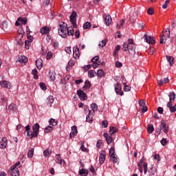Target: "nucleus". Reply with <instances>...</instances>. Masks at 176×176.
<instances>
[{"instance_id":"38","label":"nucleus","mask_w":176,"mask_h":176,"mask_svg":"<svg viewBox=\"0 0 176 176\" xmlns=\"http://www.w3.org/2000/svg\"><path fill=\"white\" fill-rule=\"evenodd\" d=\"M32 73L34 75V79H38V71L36 68H34V69H32Z\"/></svg>"},{"instance_id":"11","label":"nucleus","mask_w":176,"mask_h":176,"mask_svg":"<svg viewBox=\"0 0 176 176\" xmlns=\"http://www.w3.org/2000/svg\"><path fill=\"white\" fill-rule=\"evenodd\" d=\"M162 129H164V133L168 132V126L165 120H161L160 131H162Z\"/></svg>"},{"instance_id":"15","label":"nucleus","mask_w":176,"mask_h":176,"mask_svg":"<svg viewBox=\"0 0 176 176\" xmlns=\"http://www.w3.org/2000/svg\"><path fill=\"white\" fill-rule=\"evenodd\" d=\"M104 23L106 25H110L112 23V18L110 14L104 16Z\"/></svg>"},{"instance_id":"43","label":"nucleus","mask_w":176,"mask_h":176,"mask_svg":"<svg viewBox=\"0 0 176 176\" xmlns=\"http://www.w3.org/2000/svg\"><path fill=\"white\" fill-rule=\"evenodd\" d=\"M39 85H40V87L43 90H46L47 89V86H46L45 83H44V82H40Z\"/></svg>"},{"instance_id":"31","label":"nucleus","mask_w":176,"mask_h":176,"mask_svg":"<svg viewBox=\"0 0 176 176\" xmlns=\"http://www.w3.org/2000/svg\"><path fill=\"white\" fill-rule=\"evenodd\" d=\"M8 109H10V111H17V105H16V104L12 103L9 105Z\"/></svg>"},{"instance_id":"45","label":"nucleus","mask_w":176,"mask_h":176,"mask_svg":"<svg viewBox=\"0 0 176 176\" xmlns=\"http://www.w3.org/2000/svg\"><path fill=\"white\" fill-rule=\"evenodd\" d=\"M52 126H47V127L45 128V133H50V131H52L53 130Z\"/></svg>"},{"instance_id":"40","label":"nucleus","mask_w":176,"mask_h":176,"mask_svg":"<svg viewBox=\"0 0 176 176\" xmlns=\"http://www.w3.org/2000/svg\"><path fill=\"white\" fill-rule=\"evenodd\" d=\"M111 162H113V163H118V155H116V153L113 155Z\"/></svg>"},{"instance_id":"49","label":"nucleus","mask_w":176,"mask_h":176,"mask_svg":"<svg viewBox=\"0 0 176 176\" xmlns=\"http://www.w3.org/2000/svg\"><path fill=\"white\" fill-rule=\"evenodd\" d=\"M109 124L108 120H102V127H107Z\"/></svg>"},{"instance_id":"25","label":"nucleus","mask_w":176,"mask_h":176,"mask_svg":"<svg viewBox=\"0 0 176 176\" xmlns=\"http://www.w3.org/2000/svg\"><path fill=\"white\" fill-rule=\"evenodd\" d=\"M18 34H19V36L20 39L23 38V35H25V31H24L23 28H22V27H20V28H19Z\"/></svg>"},{"instance_id":"48","label":"nucleus","mask_w":176,"mask_h":176,"mask_svg":"<svg viewBox=\"0 0 176 176\" xmlns=\"http://www.w3.org/2000/svg\"><path fill=\"white\" fill-rule=\"evenodd\" d=\"M147 13L148 14H153V13H155V10H154L153 8H149L147 10Z\"/></svg>"},{"instance_id":"46","label":"nucleus","mask_w":176,"mask_h":176,"mask_svg":"<svg viewBox=\"0 0 176 176\" xmlns=\"http://www.w3.org/2000/svg\"><path fill=\"white\" fill-rule=\"evenodd\" d=\"M97 75H98V76L102 77V75H104V71H103V69H98V70L97 71Z\"/></svg>"},{"instance_id":"12","label":"nucleus","mask_w":176,"mask_h":176,"mask_svg":"<svg viewBox=\"0 0 176 176\" xmlns=\"http://www.w3.org/2000/svg\"><path fill=\"white\" fill-rule=\"evenodd\" d=\"M73 56L74 58H79L80 57V49L78 45H76V46H74V47H73Z\"/></svg>"},{"instance_id":"6","label":"nucleus","mask_w":176,"mask_h":176,"mask_svg":"<svg viewBox=\"0 0 176 176\" xmlns=\"http://www.w3.org/2000/svg\"><path fill=\"white\" fill-rule=\"evenodd\" d=\"M169 96V102L167 103V107H168L169 109L171 108V106L173 105V102H174L175 100V93L174 91H170L168 94Z\"/></svg>"},{"instance_id":"32","label":"nucleus","mask_w":176,"mask_h":176,"mask_svg":"<svg viewBox=\"0 0 176 176\" xmlns=\"http://www.w3.org/2000/svg\"><path fill=\"white\" fill-rule=\"evenodd\" d=\"M116 152V150L114 148V147H111L109 150V156H110V159L112 162L113 160V154L115 153Z\"/></svg>"},{"instance_id":"35","label":"nucleus","mask_w":176,"mask_h":176,"mask_svg":"<svg viewBox=\"0 0 176 176\" xmlns=\"http://www.w3.org/2000/svg\"><path fill=\"white\" fill-rule=\"evenodd\" d=\"M50 124H52V126H56L58 124V122L56 119L51 118L50 120Z\"/></svg>"},{"instance_id":"14","label":"nucleus","mask_w":176,"mask_h":176,"mask_svg":"<svg viewBox=\"0 0 176 176\" xmlns=\"http://www.w3.org/2000/svg\"><path fill=\"white\" fill-rule=\"evenodd\" d=\"M76 134H78L77 126H72V131L70 132L69 138H74Z\"/></svg>"},{"instance_id":"36","label":"nucleus","mask_w":176,"mask_h":176,"mask_svg":"<svg viewBox=\"0 0 176 176\" xmlns=\"http://www.w3.org/2000/svg\"><path fill=\"white\" fill-rule=\"evenodd\" d=\"M147 130L148 131V133H153V130H155L153 124L152 123H151L150 124H148V127H147Z\"/></svg>"},{"instance_id":"42","label":"nucleus","mask_w":176,"mask_h":176,"mask_svg":"<svg viewBox=\"0 0 176 176\" xmlns=\"http://www.w3.org/2000/svg\"><path fill=\"white\" fill-rule=\"evenodd\" d=\"M107 41H108V39H103L102 41H101V42H100L99 46H101V47H103L104 46H105Z\"/></svg>"},{"instance_id":"20","label":"nucleus","mask_w":176,"mask_h":176,"mask_svg":"<svg viewBox=\"0 0 176 176\" xmlns=\"http://www.w3.org/2000/svg\"><path fill=\"white\" fill-rule=\"evenodd\" d=\"M7 145H8V140L6 138H3V139L0 142V147L6 148Z\"/></svg>"},{"instance_id":"57","label":"nucleus","mask_w":176,"mask_h":176,"mask_svg":"<svg viewBox=\"0 0 176 176\" xmlns=\"http://www.w3.org/2000/svg\"><path fill=\"white\" fill-rule=\"evenodd\" d=\"M139 104L140 105V107H142V108H144V106L145 105V100H140L139 101Z\"/></svg>"},{"instance_id":"30","label":"nucleus","mask_w":176,"mask_h":176,"mask_svg":"<svg viewBox=\"0 0 176 176\" xmlns=\"http://www.w3.org/2000/svg\"><path fill=\"white\" fill-rule=\"evenodd\" d=\"M67 35H72V36H74V30L73 27L67 28Z\"/></svg>"},{"instance_id":"1","label":"nucleus","mask_w":176,"mask_h":176,"mask_svg":"<svg viewBox=\"0 0 176 176\" xmlns=\"http://www.w3.org/2000/svg\"><path fill=\"white\" fill-rule=\"evenodd\" d=\"M39 129H40L39 123H35V124H33V126H32L33 131L30 130V124H27V126H25V130L28 132L27 135L30 138H33V137H37V135L39 133Z\"/></svg>"},{"instance_id":"51","label":"nucleus","mask_w":176,"mask_h":176,"mask_svg":"<svg viewBox=\"0 0 176 176\" xmlns=\"http://www.w3.org/2000/svg\"><path fill=\"white\" fill-rule=\"evenodd\" d=\"M170 112H175L176 111V103L175 104V105H171L170 108Z\"/></svg>"},{"instance_id":"7","label":"nucleus","mask_w":176,"mask_h":176,"mask_svg":"<svg viewBox=\"0 0 176 176\" xmlns=\"http://www.w3.org/2000/svg\"><path fill=\"white\" fill-rule=\"evenodd\" d=\"M115 91L117 94H120V96L124 95V91H122V87L120 85V83H115L114 84Z\"/></svg>"},{"instance_id":"24","label":"nucleus","mask_w":176,"mask_h":176,"mask_svg":"<svg viewBox=\"0 0 176 176\" xmlns=\"http://www.w3.org/2000/svg\"><path fill=\"white\" fill-rule=\"evenodd\" d=\"M91 83L90 80H89V79H87V80H85V84L82 87V89L84 90H86L87 89H89L91 87Z\"/></svg>"},{"instance_id":"62","label":"nucleus","mask_w":176,"mask_h":176,"mask_svg":"<svg viewBox=\"0 0 176 176\" xmlns=\"http://www.w3.org/2000/svg\"><path fill=\"white\" fill-rule=\"evenodd\" d=\"M163 111H164V108H162V107H157V112H159V113H163Z\"/></svg>"},{"instance_id":"2","label":"nucleus","mask_w":176,"mask_h":176,"mask_svg":"<svg viewBox=\"0 0 176 176\" xmlns=\"http://www.w3.org/2000/svg\"><path fill=\"white\" fill-rule=\"evenodd\" d=\"M122 50H124V52H127V50H129V55L131 56V57H135L136 52L135 44L134 43V41L133 44L131 45H129L128 42H124L123 43Z\"/></svg>"},{"instance_id":"29","label":"nucleus","mask_w":176,"mask_h":176,"mask_svg":"<svg viewBox=\"0 0 176 176\" xmlns=\"http://www.w3.org/2000/svg\"><path fill=\"white\" fill-rule=\"evenodd\" d=\"M166 58L170 65H173L174 64L175 58L173 56H166Z\"/></svg>"},{"instance_id":"22","label":"nucleus","mask_w":176,"mask_h":176,"mask_svg":"<svg viewBox=\"0 0 176 176\" xmlns=\"http://www.w3.org/2000/svg\"><path fill=\"white\" fill-rule=\"evenodd\" d=\"M117 131H118V127H115L114 126H110L109 132L111 135H113V134L117 133Z\"/></svg>"},{"instance_id":"33","label":"nucleus","mask_w":176,"mask_h":176,"mask_svg":"<svg viewBox=\"0 0 176 176\" xmlns=\"http://www.w3.org/2000/svg\"><path fill=\"white\" fill-rule=\"evenodd\" d=\"M19 61L20 63H28V58L25 56H21L19 57Z\"/></svg>"},{"instance_id":"60","label":"nucleus","mask_w":176,"mask_h":176,"mask_svg":"<svg viewBox=\"0 0 176 176\" xmlns=\"http://www.w3.org/2000/svg\"><path fill=\"white\" fill-rule=\"evenodd\" d=\"M167 142H168L167 139H162L161 140L162 145H166Z\"/></svg>"},{"instance_id":"13","label":"nucleus","mask_w":176,"mask_h":176,"mask_svg":"<svg viewBox=\"0 0 176 176\" xmlns=\"http://www.w3.org/2000/svg\"><path fill=\"white\" fill-rule=\"evenodd\" d=\"M105 159H106V153L102 150V151H100V157H99L100 164H103V163H104Z\"/></svg>"},{"instance_id":"55","label":"nucleus","mask_w":176,"mask_h":176,"mask_svg":"<svg viewBox=\"0 0 176 176\" xmlns=\"http://www.w3.org/2000/svg\"><path fill=\"white\" fill-rule=\"evenodd\" d=\"M123 64L120 61H116V67L118 68H120V67H122Z\"/></svg>"},{"instance_id":"8","label":"nucleus","mask_w":176,"mask_h":176,"mask_svg":"<svg viewBox=\"0 0 176 176\" xmlns=\"http://www.w3.org/2000/svg\"><path fill=\"white\" fill-rule=\"evenodd\" d=\"M9 173L10 174V176H19V170L18 168H16V166H15V165H13V166L11 167Z\"/></svg>"},{"instance_id":"9","label":"nucleus","mask_w":176,"mask_h":176,"mask_svg":"<svg viewBox=\"0 0 176 176\" xmlns=\"http://www.w3.org/2000/svg\"><path fill=\"white\" fill-rule=\"evenodd\" d=\"M77 95L78 96V97H80V100H82V101L84 100H87V96L85 91H84V90H82L80 89L77 90Z\"/></svg>"},{"instance_id":"50","label":"nucleus","mask_w":176,"mask_h":176,"mask_svg":"<svg viewBox=\"0 0 176 176\" xmlns=\"http://www.w3.org/2000/svg\"><path fill=\"white\" fill-rule=\"evenodd\" d=\"M65 50L67 53H69V54H70L72 53L71 46H67L65 47Z\"/></svg>"},{"instance_id":"64","label":"nucleus","mask_w":176,"mask_h":176,"mask_svg":"<svg viewBox=\"0 0 176 176\" xmlns=\"http://www.w3.org/2000/svg\"><path fill=\"white\" fill-rule=\"evenodd\" d=\"M92 63H93V67L94 68H97L98 67V65H99L98 63H97V62H96L94 60L92 61Z\"/></svg>"},{"instance_id":"41","label":"nucleus","mask_w":176,"mask_h":176,"mask_svg":"<svg viewBox=\"0 0 176 176\" xmlns=\"http://www.w3.org/2000/svg\"><path fill=\"white\" fill-rule=\"evenodd\" d=\"M54 98L53 96H49V97L47 98V103L52 104V102H54Z\"/></svg>"},{"instance_id":"5","label":"nucleus","mask_w":176,"mask_h":176,"mask_svg":"<svg viewBox=\"0 0 176 176\" xmlns=\"http://www.w3.org/2000/svg\"><path fill=\"white\" fill-rule=\"evenodd\" d=\"M77 17V13L76 12H75V10H73V12H72V14H70V21L72 23V24H73V27H74V28H77L78 25H77V23H76V19Z\"/></svg>"},{"instance_id":"23","label":"nucleus","mask_w":176,"mask_h":176,"mask_svg":"<svg viewBox=\"0 0 176 176\" xmlns=\"http://www.w3.org/2000/svg\"><path fill=\"white\" fill-rule=\"evenodd\" d=\"M49 76L52 80H55L56 79V72L54 69H50L49 71Z\"/></svg>"},{"instance_id":"52","label":"nucleus","mask_w":176,"mask_h":176,"mask_svg":"<svg viewBox=\"0 0 176 176\" xmlns=\"http://www.w3.org/2000/svg\"><path fill=\"white\" fill-rule=\"evenodd\" d=\"M138 169H139V171L140 172V173H143V168H142V165L141 162H140L138 164Z\"/></svg>"},{"instance_id":"21","label":"nucleus","mask_w":176,"mask_h":176,"mask_svg":"<svg viewBox=\"0 0 176 176\" xmlns=\"http://www.w3.org/2000/svg\"><path fill=\"white\" fill-rule=\"evenodd\" d=\"M56 163H60V164H65V161H64V160H62L60 154H56Z\"/></svg>"},{"instance_id":"47","label":"nucleus","mask_w":176,"mask_h":176,"mask_svg":"<svg viewBox=\"0 0 176 176\" xmlns=\"http://www.w3.org/2000/svg\"><path fill=\"white\" fill-rule=\"evenodd\" d=\"M25 49H29L30 46V42L28 38V40L25 41Z\"/></svg>"},{"instance_id":"17","label":"nucleus","mask_w":176,"mask_h":176,"mask_svg":"<svg viewBox=\"0 0 176 176\" xmlns=\"http://www.w3.org/2000/svg\"><path fill=\"white\" fill-rule=\"evenodd\" d=\"M103 135H104L107 144H111V142L113 141L111 135V136H109V133H104Z\"/></svg>"},{"instance_id":"54","label":"nucleus","mask_w":176,"mask_h":176,"mask_svg":"<svg viewBox=\"0 0 176 176\" xmlns=\"http://www.w3.org/2000/svg\"><path fill=\"white\" fill-rule=\"evenodd\" d=\"M124 91H129L131 90V87L130 86H129L128 85H126V83L125 84V86H124Z\"/></svg>"},{"instance_id":"53","label":"nucleus","mask_w":176,"mask_h":176,"mask_svg":"<svg viewBox=\"0 0 176 176\" xmlns=\"http://www.w3.org/2000/svg\"><path fill=\"white\" fill-rule=\"evenodd\" d=\"M124 23H125V20H124V19H122L121 20V21H120V25H119V24H117L116 28H120V27H122Z\"/></svg>"},{"instance_id":"63","label":"nucleus","mask_w":176,"mask_h":176,"mask_svg":"<svg viewBox=\"0 0 176 176\" xmlns=\"http://www.w3.org/2000/svg\"><path fill=\"white\" fill-rule=\"evenodd\" d=\"M74 65V63L73 60H69V61L67 63V65L69 67H73Z\"/></svg>"},{"instance_id":"19","label":"nucleus","mask_w":176,"mask_h":176,"mask_svg":"<svg viewBox=\"0 0 176 176\" xmlns=\"http://www.w3.org/2000/svg\"><path fill=\"white\" fill-rule=\"evenodd\" d=\"M40 32L41 34H50V28L49 27H47V25H45V27H43L41 30H40Z\"/></svg>"},{"instance_id":"61","label":"nucleus","mask_w":176,"mask_h":176,"mask_svg":"<svg viewBox=\"0 0 176 176\" xmlns=\"http://www.w3.org/2000/svg\"><path fill=\"white\" fill-rule=\"evenodd\" d=\"M52 57V52H48L47 54V59L50 60Z\"/></svg>"},{"instance_id":"27","label":"nucleus","mask_w":176,"mask_h":176,"mask_svg":"<svg viewBox=\"0 0 176 176\" xmlns=\"http://www.w3.org/2000/svg\"><path fill=\"white\" fill-rule=\"evenodd\" d=\"M91 109L94 116L95 111L98 109V104L96 102H93L92 104H91Z\"/></svg>"},{"instance_id":"59","label":"nucleus","mask_w":176,"mask_h":176,"mask_svg":"<svg viewBox=\"0 0 176 176\" xmlns=\"http://www.w3.org/2000/svg\"><path fill=\"white\" fill-rule=\"evenodd\" d=\"M102 140H98L96 144L97 148H100V146H102Z\"/></svg>"},{"instance_id":"26","label":"nucleus","mask_w":176,"mask_h":176,"mask_svg":"<svg viewBox=\"0 0 176 176\" xmlns=\"http://www.w3.org/2000/svg\"><path fill=\"white\" fill-rule=\"evenodd\" d=\"M0 85L1 86L3 87H7L8 89L10 87V83H8V80H1Z\"/></svg>"},{"instance_id":"3","label":"nucleus","mask_w":176,"mask_h":176,"mask_svg":"<svg viewBox=\"0 0 176 176\" xmlns=\"http://www.w3.org/2000/svg\"><path fill=\"white\" fill-rule=\"evenodd\" d=\"M58 34L62 38H67L68 35L67 24L64 21L59 23Z\"/></svg>"},{"instance_id":"16","label":"nucleus","mask_w":176,"mask_h":176,"mask_svg":"<svg viewBox=\"0 0 176 176\" xmlns=\"http://www.w3.org/2000/svg\"><path fill=\"white\" fill-rule=\"evenodd\" d=\"M36 65L38 69H41V68L43 67V61L42 58H38L36 60Z\"/></svg>"},{"instance_id":"10","label":"nucleus","mask_w":176,"mask_h":176,"mask_svg":"<svg viewBox=\"0 0 176 176\" xmlns=\"http://www.w3.org/2000/svg\"><path fill=\"white\" fill-rule=\"evenodd\" d=\"M144 38L146 42H147L149 44L153 45L154 43H155L154 36H151L147 35V34H144Z\"/></svg>"},{"instance_id":"39","label":"nucleus","mask_w":176,"mask_h":176,"mask_svg":"<svg viewBox=\"0 0 176 176\" xmlns=\"http://www.w3.org/2000/svg\"><path fill=\"white\" fill-rule=\"evenodd\" d=\"M91 27V23H89V21H87L86 23H84L83 28L85 30H87L88 28H90Z\"/></svg>"},{"instance_id":"58","label":"nucleus","mask_w":176,"mask_h":176,"mask_svg":"<svg viewBox=\"0 0 176 176\" xmlns=\"http://www.w3.org/2000/svg\"><path fill=\"white\" fill-rule=\"evenodd\" d=\"M80 30H76L75 32L76 38H80Z\"/></svg>"},{"instance_id":"44","label":"nucleus","mask_w":176,"mask_h":176,"mask_svg":"<svg viewBox=\"0 0 176 176\" xmlns=\"http://www.w3.org/2000/svg\"><path fill=\"white\" fill-rule=\"evenodd\" d=\"M34 148H31V150H30V151H28V156L29 157H33V156H34Z\"/></svg>"},{"instance_id":"28","label":"nucleus","mask_w":176,"mask_h":176,"mask_svg":"<svg viewBox=\"0 0 176 176\" xmlns=\"http://www.w3.org/2000/svg\"><path fill=\"white\" fill-rule=\"evenodd\" d=\"M79 173L81 176H88L89 170L87 169H81L79 170Z\"/></svg>"},{"instance_id":"4","label":"nucleus","mask_w":176,"mask_h":176,"mask_svg":"<svg viewBox=\"0 0 176 176\" xmlns=\"http://www.w3.org/2000/svg\"><path fill=\"white\" fill-rule=\"evenodd\" d=\"M170 32L169 28H167L164 32V34L160 35V43H166V41H167V38H170Z\"/></svg>"},{"instance_id":"34","label":"nucleus","mask_w":176,"mask_h":176,"mask_svg":"<svg viewBox=\"0 0 176 176\" xmlns=\"http://www.w3.org/2000/svg\"><path fill=\"white\" fill-rule=\"evenodd\" d=\"M19 21H21L23 24H27L28 19L27 17H18Z\"/></svg>"},{"instance_id":"56","label":"nucleus","mask_w":176,"mask_h":176,"mask_svg":"<svg viewBox=\"0 0 176 176\" xmlns=\"http://www.w3.org/2000/svg\"><path fill=\"white\" fill-rule=\"evenodd\" d=\"M52 151H49V150H45L43 155L47 157V156H49L50 153H52Z\"/></svg>"},{"instance_id":"37","label":"nucleus","mask_w":176,"mask_h":176,"mask_svg":"<svg viewBox=\"0 0 176 176\" xmlns=\"http://www.w3.org/2000/svg\"><path fill=\"white\" fill-rule=\"evenodd\" d=\"M94 74H96V72L94 71V69H89V71H88V76H89V78H93Z\"/></svg>"},{"instance_id":"18","label":"nucleus","mask_w":176,"mask_h":176,"mask_svg":"<svg viewBox=\"0 0 176 176\" xmlns=\"http://www.w3.org/2000/svg\"><path fill=\"white\" fill-rule=\"evenodd\" d=\"M94 117V113L92 112V109L89 110V113L87 115V122H92Z\"/></svg>"}]
</instances>
